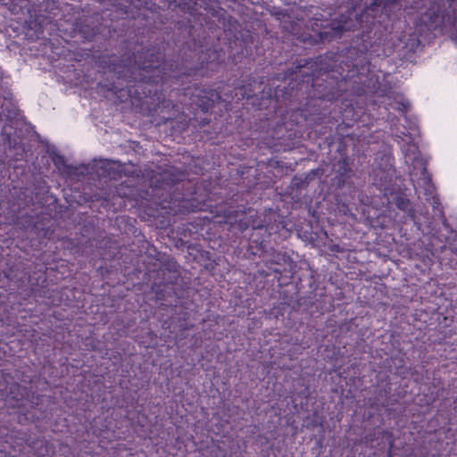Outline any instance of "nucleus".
<instances>
[{
	"label": "nucleus",
	"mask_w": 457,
	"mask_h": 457,
	"mask_svg": "<svg viewBox=\"0 0 457 457\" xmlns=\"http://www.w3.org/2000/svg\"><path fill=\"white\" fill-rule=\"evenodd\" d=\"M452 40L457 45V31L451 36Z\"/></svg>",
	"instance_id": "nucleus-20"
},
{
	"label": "nucleus",
	"mask_w": 457,
	"mask_h": 457,
	"mask_svg": "<svg viewBox=\"0 0 457 457\" xmlns=\"http://www.w3.org/2000/svg\"><path fill=\"white\" fill-rule=\"evenodd\" d=\"M421 175L424 179L425 195H431V205L434 211L438 212L439 216L444 217L440 198L437 195H434L435 187L432 184L431 175L428 173L426 167L422 169Z\"/></svg>",
	"instance_id": "nucleus-8"
},
{
	"label": "nucleus",
	"mask_w": 457,
	"mask_h": 457,
	"mask_svg": "<svg viewBox=\"0 0 457 457\" xmlns=\"http://www.w3.org/2000/svg\"><path fill=\"white\" fill-rule=\"evenodd\" d=\"M342 104L345 105V108L341 112L340 118L342 119L343 123L350 127L353 125L352 122L357 120L358 114L356 113L354 108L352 106L351 104L343 102Z\"/></svg>",
	"instance_id": "nucleus-15"
},
{
	"label": "nucleus",
	"mask_w": 457,
	"mask_h": 457,
	"mask_svg": "<svg viewBox=\"0 0 457 457\" xmlns=\"http://www.w3.org/2000/svg\"><path fill=\"white\" fill-rule=\"evenodd\" d=\"M207 221H210V219L207 217L198 218L194 222H191L190 225L197 231V229L202 228Z\"/></svg>",
	"instance_id": "nucleus-18"
},
{
	"label": "nucleus",
	"mask_w": 457,
	"mask_h": 457,
	"mask_svg": "<svg viewBox=\"0 0 457 457\" xmlns=\"http://www.w3.org/2000/svg\"><path fill=\"white\" fill-rule=\"evenodd\" d=\"M341 179H339V182H344L345 179L349 177V174L351 172V168L349 167V163L347 159H343L338 162V170Z\"/></svg>",
	"instance_id": "nucleus-17"
},
{
	"label": "nucleus",
	"mask_w": 457,
	"mask_h": 457,
	"mask_svg": "<svg viewBox=\"0 0 457 457\" xmlns=\"http://www.w3.org/2000/svg\"><path fill=\"white\" fill-rule=\"evenodd\" d=\"M420 20L425 23L429 30H436L437 28H445L446 21L439 9H436L434 5L429 6L421 15Z\"/></svg>",
	"instance_id": "nucleus-7"
},
{
	"label": "nucleus",
	"mask_w": 457,
	"mask_h": 457,
	"mask_svg": "<svg viewBox=\"0 0 457 457\" xmlns=\"http://www.w3.org/2000/svg\"><path fill=\"white\" fill-rule=\"evenodd\" d=\"M183 121H180L181 126H179V129L181 131L186 130L189 126H192L195 129H201L204 128L207 124H209L211 119L208 117L204 118H190L188 120L186 119V116L182 114Z\"/></svg>",
	"instance_id": "nucleus-14"
},
{
	"label": "nucleus",
	"mask_w": 457,
	"mask_h": 457,
	"mask_svg": "<svg viewBox=\"0 0 457 457\" xmlns=\"http://www.w3.org/2000/svg\"><path fill=\"white\" fill-rule=\"evenodd\" d=\"M8 9L14 15L28 14L31 17V9L29 0H8L6 3Z\"/></svg>",
	"instance_id": "nucleus-13"
},
{
	"label": "nucleus",
	"mask_w": 457,
	"mask_h": 457,
	"mask_svg": "<svg viewBox=\"0 0 457 457\" xmlns=\"http://www.w3.org/2000/svg\"><path fill=\"white\" fill-rule=\"evenodd\" d=\"M67 7H69V8H70V10H73V9H74V8H73V7H71V5H68Z\"/></svg>",
	"instance_id": "nucleus-27"
},
{
	"label": "nucleus",
	"mask_w": 457,
	"mask_h": 457,
	"mask_svg": "<svg viewBox=\"0 0 457 457\" xmlns=\"http://www.w3.org/2000/svg\"><path fill=\"white\" fill-rule=\"evenodd\" d=\"M399 0H372L361 14L356 12L355 7L348 6L345 12H341L326 23H314L312 36L304 35V41L310 43H330L340 39L346 31L360 29L362 37H369L376 20L383 14L388 16Z\"/></svg>",
	"instance_id": "nucleus-4"
},
{
	"label": "nucleus",
	"mask_w": 457,
	"mask_h": 457,
	"mask_svg": "<svg viewBox=\"0 0 457 457\" xmlns=\"http://www.w3.org/2000/svg\"><path fill=\"white\" fill-rule=\"evenodd\" d=\"M288 261H291L290 257L286 253H281L278 251H272L270 253V258L266 260V264H276V265H285Z\"/></svg>",
	"instance_id": "nucleus-16"
},
{
	"label": "nucleus",
	"mask_w": 457,
	"mask_h": 457,
	"mask_svg": "<svg viewBox=\"0 0 457 457\" xmlns=\"http://www.w3.org/2000/svg\"><path fill=\"white\" fill-rule=\"evenodd\" d=\"M89 18H86L83 21L75 20L73 21V29L78 32L80 37L87 41H91L99 32L98 27L91 26L87 23Z\"/></svg>",
	"instance_id": "nucleus-11"
},
{
	"label": "nucleus",
	"mask_w": 457,
	"mask_h": 457,
	"mask_svg": "<svg viewBox=\"0 0 457 457\" xmlns=\"http://www.w3.org/2000/svg\"><path fill=\"white\" fill-rule=\"evenodd\" d=\"M233 37H235L236 39H237V37L236 33H233Z\"/></svg>",
	"instance_id": "nucleus-26"
},
{
	"label": "nucleus",
	"mask_w": 457,
	"mask_h": 457,
	"mask_svg": "<svg viewBox=\"0 0 457 457\" xmlns=\"http://www.w3.org/2000/svg\"><path fill=\"white\" fill-rule=\"evenodd\" d=\"M228 30L229 32H231V30H232V29H228ZM224 31H225V32H227V29H224Z\"/></svg>",
	"instance_id": "nucleus-25"
},
{
	"label": "nucleus",
	"mask_w": 457,
	"mask_h": 457,
	"mask_svg": "<svg viewBox=\"0 0 457 457\" xmlns=\"http://www.w3.org/2000/svg\"><path fill=\"white\" fill-rule=\"evenodd\" d=\"M177 262L170 261L161 263L157 270H149L148 276L153 279L152 288L156 290L158 294L162 289L160 287H166L174 283L177 278Z\"/></svg>",
	"instance_id": "nucleus-5"
},
{
	"label": "nucleus",
	"mask_w": 457,
	"mask_h": 457,
	"mask_svg": "<svg viewBox=\"0 0 457 457\" xmlns=\"http://www.w3.org/2000/svg\"><path fill=\"white\" fill-rule=\"evenodd\" d=\"M273 271L276 272V273H279V274L282 273V271L279 269H277V268H274Z\"/></svg>",
	"instance_id": "nucleus-23"
},
{
	"label": "nucleus",
	"mask_w": 457,
	"mask_h": 457,
	"mask_svg": "<svg viewBox=\"0 0 457 457\" xmlns=\"http://www.w3.org/2000/svg\"><path fill=\"white\" fill-rule=\"evenodd\" d=\"M120 189L121 188H116V192L121 196Z\"/></svg>",
	"instance_id": "nucleus-24"
},
{
	"label": "nucleus",
	"mask_w": 457,
	"mask_h": 457,
	"mask_svg": "<svg viewBox=\"0 0 457 457\" xmlns=\"http://www.w3.org/2000/svg\"><path fill=\"white\" fill-rule=\"evenodd\" d=\"M353 50L346 56L333 54L331 57L320 55L314 60H301L293 68L284 73H277L272 80L287 82V87L276 85L274 94L285 92L282 96L287 100L299 99L303 94L309 100L308 107L320 106L318 102H332L344 92L358 91L359 85L365 84L366 72L370 70V62L365 56L353 60Z\"/></svg>",
	"instance_id": "nucleus-2"
},
{
	"label": "nucleus",
	"mask_w": 457,
	"mask_h": 457,
	"mask_svg": "<svg viewBox=\"0 0 457 457\" xmlns=\"http://www.w3.org/2000/svg\"><path fill=\"white\" fill-rule=\"evenodd\" d=\"M179 189H180L179 184L169 186L168 191L165 187L157 186L152 189L153 197L147 200L146 204L149 211L147 214L154 220L162 218L160 228L169 226L171 217L178 214L209 211L212 214V218L217 219L215 220L217 223L229 224L241 232L252 227L253 231L249 236L250 252L254 255H261L265 251L270 235L267 234L265 226L256 224L254 220H251L253 210L248 209V212L245 210H235L227 203L213 205L207 195L200 200L195 196L187 198L170 195V191L174 193Z\"/></svg>",
	"instance_id": "nucleus-3"
},
{
	"label": "nucleus",
	"mask_w": 457,
	"mask_h": 457,
	"mask_svg": "<svg viewBox=\"0 0 457 457\" xmlns=\"http://www.w3.org/2000/svg\"><path fill=\"white\" fill-rule=\"evenodd\" d=\"M194 48L188 42L179 50L176 60H165L163 42L143 48L132 54L104 55L99 59L100 66L106 69L108 78L99 87L120 103L130 102L132 105L148 115L163 113L166 123L179 113L180 105L186 103L170 99L172 94L181 91L173 86H182L185 78L211 77L223 61L221 51L214 47L202 49L194 41ZM183 97L189 96L192 109L207 114L214 104L220 99L218 91L211 87L194 85L182 88Z\"/></svg>",
	"instance_id": "nucleus-1"
},
{
	"label": "nucleus",
	"mask_w": 457,
	"mask_h": 457,
	"mask_svg": "<svg viewBox=\"0 0 457 457\" xmlns=\"http://www.w3.org/2000/svg\"><path fill=\"white\" fill-rule=\"evenodd\" d=\"M379 189H380V190L386 191V190H387V187H386V185L380 184V185H379Z\"/></svg>",
	"instance_id": "nucleus-22"
},
{
	"label": "nucleus",
	"mask_w": 457,
	"mask_h": 457,
	"mask_svg": "<svg viewBox=\"0 0 457 457\" xmlns=\"http://www.w3.org/2000/svg\"><path fill=\"white\" fill-rule=\"evenodd\" d=\"M378 96L383 97L382 103L385 104L386 110L392 108L401 114L405 115L411 107L410 102L402 93L394 91L391 88L379 89Z\"/></svg>",
	"instance_id": "nucleus-6"
},
{
	"label": "nucleus",
	"mask_w": 457,
	"mask_h": 457,
	"mask_svg": "<svg viewBox=\"0 0 457 457\" xmlns=\"http://www.w3.org/2000/svg\"><path fill=\"white\" fill-rule=\"evenodd\" d=\"M115 166V162L110 160H100L95 164L96 173L99 177L116 179L120 173Z\"/></svg>",
	"instance_id": "nucleus-10"
},
{
	"label": "nucleus",
	"mask_w": 457,
	"mask_h": 457,
	"mask_svg": "<svg viewBox=\"0 0 457 457\" xmlns=\"http://www.w3.org/2000/svg\"><path fill=\"white\" fill-rule=\"evenodd\" d=\"M263 84V78H262L261 81L257 82L254 79H253L252 82L248 83L247 85H242L235 89L237 90L236 96L240 95L241 99L244 98H250L253 96L255 95L256 89L261 90L262 92H264L265 88L262 87V85Z\"/></svg>",
	"instance_id": "nucleus-12"
},
{
	"label": "nucleus",
	"mask_w": 457,
	"mask_h": 457,
	"mask_svg": "<svg viewBox=\"0 0 457 457\" xmlns=\"http://www.w3.org/2000/svg\"><path fill=\"white\" fill-rule=\"evenodd\" d=\"M394 204L395 206L402 212L406 213L407 218H409L411 221L414 222L419 228L420 226V221L416 215L415 210L412 206L410 199L403 195L399 194L394 198Z\"/></svg>",
	"instance_id": "nucleus-9"
},
{
	"label": "nucleus",
	"mask_w": 457,
	"mask_h": 457,
	"mask_svg": "<svg viewBox=\"0 0 457 457\" xmlns=\"http://www.w3.org/2000/svg\"><path fill=\"white\" fill-rule=\"evenodd\" d=\"M330 250L337 253L343 252V249H341L338 245H334L333 246L330 247Z\"/></svg>",
	"instance_id": "nucleus-19"
},
{
	"label": "nucleus",
	"mask_w": 457,
	"mask_h": 457,
	"mask_svg": "<svg viewBox=\"0 0 457 457\" xmlns=\"http://www.w3.org/2000/svg\"><path fill=\"white\" fill-rule=\"evenodd\" d=\"M452 25L453 27H457V17H453Z\"/></svg>",
	"instance_id": "nucleus-21"
}]
</instances>
